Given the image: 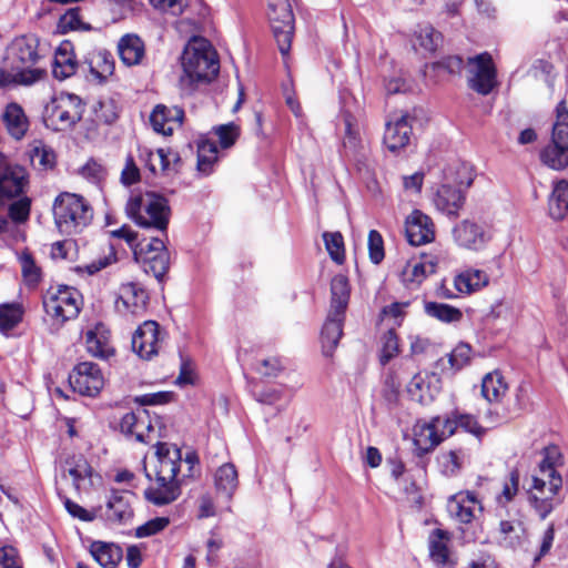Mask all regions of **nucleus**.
<instances>
[{
    "label": "nucleus",
    "instance_id": "obj_55",
    "mask_svg": "<svg viewBox=\"0 0 568 568\" xmlns=\"http://www.w3.org/2000/svg\"><path fill=\"white\" fill-rule=\"evenodd\" d=\"M381 363L387 364L399 352L398 338L393 329L387 331L382 338Z\"/></svg>",
    "mask_w": 568,
    "mask_h": 568
},
{
    "label": "nucleus",
    "instance_id": "obj_30",
    "mask_svg": "<svg viewBox=\"0 0 568 568\" xmlns=\"http://www.w3.org/2000/svg\"><path fill=\"white\" fill-rule=\"evenodd\" d=\"M77 70V61L72 55V45L69 42L62 43L55 51L52 63V74L58 80H65L73 75Z\"/></svg>",
    "mask_w": 568,
    "mask_h": 568
},
{
    "label": "nucleus",
    "instance_id": "obj_24",
    "mask_svg": "<svg viewBox=\"0 0 568 568\" xmlns=\"http://www.w3.org/2000/svg\"><path fill=\"white\" fill-rule=\"evenodd\" d=\"M450 534L443 529H434L428 539L429 557L438 568H454L456 560L448 548Z\"/></svg>",
    "mask_w": 568,
    "mask_h": 568
},
{
    "label": "nucleus",
    "instance_id": "obj_47",
    "mask_svg": "<svg viewBox=\"0 0 568 568\" xmlns=\"http://www.w3.org/2000/svg\"><path fill=\"white\" fill-rule=\"evenodd\" d=\"M325 247L331 258L337 264H342L345 260L344 240L339 232H325L323 234Z\"/></svg>",
    "mask_w": 568,
    "mask_h": 568
},
{
    "label": "nucleus",
    "instance_id": "obj_45",
    "mask_svg": "<svg viewBox=\"0 0 568 568\" xmlns=\"http://www.w3.org/2000/svg\"><path fill=\"white\" fill-rule=\"evenodd\" d=\"M151 429V425L146 423L144 416L134 414L133 412L123 415L120 422V429L123 434L132 436L136 442L144 443L145 438L143 429Z\"/></svg>",
    "mask_w": 568,
    "mask_h": 568
},
{
    "label": "nucleus",
    "instance_id": "obj_49",
    "mask_svg": "<svg viewBox=\"0 0 568 568\" xmlns=\"http://www.w3.org/2000/svg\"><path fill=\"white\" fill-rule=\"evenodd\" d=\"M21 272L27 285L36 286L41 280V270L37 266L29 253H22L19 257Z\"/></svg>",
    "mask_w": 568,
    "mask_h": 568
},
{
    "label": "nucleus",
    "instance_id": "obj_34",
    "mask_svg": "<svg viewBox=\"0 0 568 568\" xmlns=\"http://www.w3.org/2000/svg\"><path fill=\"white\" fill-rule=\"evenodd\" d=\"M104 517L111 523H123L132 517L129 500L121 491L112 490L106 501Z\"/></svg>",
    "mask_w": 568,
    "mask_h": 568
},
{
    "label": "nucleus",
    "instance_id": "obj_50",
    "mask_svg": "<svg viewBox=\"0 0 568 568\" xmlns=\"http://www.w3.org/2000/svg\"><path fill=\"white\" fill-rule=\"evenodd\" d=\"M213 132L217 138V142L222 149H229L240 136V126L234 122L221 124L213 128Z\"/></svg>",
    "mask_w": 568,
    "mask_h": 568
},
{
    "label": "nucleus",
    "instance_id": "obj_37",
    "mask_svg": "<svg viewBox=\"0 0 568 568\" xmlns=\"http://www.w3.org/2000/svg\"><path fill=\"white\" fill-rule=\"evenodd\" d=\"M344 138L343 148L349 154H356L362 146V125L358 119L352 113H343Z\"/></svg>",
    "mask_w": 568,
    "mask_h": 568
},
{
    "label": "nucleus",
    "instance_id": "obj_2",
    "mask_svg": "<svg viewBox=\"0 0 568 568\" xmlns=\"http://www.w3.org/2000/svg\"><path fill=\"white\" fill-rule=\"evenodd\" d=\"M125 212L140 227L166 239L171 209L163 195L152 191L134 192L126 202Z\"/></svg>",
    "mask_w": 568,
    "mask_h": 568
},
{
    "label": "nucleus",
    "instance_id": "obj_52",
    "mask_svg": "<svg viewBox=\"0 0 568 568\" xmlns=\"http://www.w3.org/2000/svg\"><path fill=\"white\" fill-rule=\"evenodd\" d=\"M440 471L445 476H455L462 468L463 457L460 450H450L443 453L438 457Z\"/></svg>",
    "mask_w": 568,
    "mask_h": 568
},
{
    "label": "nucleus",
    "instance_id": "obj_51",
    "mask_svg": "<svg viewBox=\"0 0 568 568\" xmlns=\"http://www.w3.org/2000/svg\"><path fill=\"white\" fill-rule=\"evenodd\" d=\"M17 200L9 205L8 215L12 222L20 224L28 221L31 210V200L27 195L16 197Z\"/></svg>",
    "mask_w": 568,
    "mask_h": 568
},
{
    "label": "nucleus",
    "instance_id": "obj_61",
    "mask_svg": "<svg viewBox=\"0 0 568 568\" xmlns=\"http://www.w3.org/2000/svg\"><path fill=\"white\" fill-rule=\"evenodd\" d=\"M284 368L278 357L263 358L257 363L256 371L265 377H276Z\"/></svg>",
    "mask_w": 568,
    "mask_h": 568
},
{
    "label": "nucleus",
    "instance_id": "obj_60",
    "mask_svg": "<svg viewBox=\"0 0 568 568\" xmlns=\"http://www.w3.org/2000/svg\"><path fill=\"white\" fill-rule=\"evenodd\" d=\"M470 347L467 344L457 345L449 354V364L454 369L463 368L470 359Z\"/></svg>",
    "mask_w": 568,
    "mask_h": 568
},
{
    "label": "nucleus",
    "instance_id": "obj_39",
    "mask_svg": "<svg viewBox=\"0 0 568 568\" xmlns=\"http://www.w3.org/2000/svg\"><path fill=\"white\" fill-rule=\"evenodd\" d=\"M90 552L103 568H115L123 556L119 546L103 541H93Z\"/></svg>",
    "mask_w": 568,
    "mask_h": 568
},
{
    "label": "nucleus",
    "instance_id": "obj_6",
    "mask_svg": "<svg viewBox=\"0 0 568 568\" xmlns=\"http://www.w3.org/2000/svg\"><path fill=\"white\" fill-rule=\"evenodd\" d=\"M45 314L57 324L62 325L78 317L82 306L81 293L71 286H51L43 295Z\"/></svg>",
    "mask_w": 568,
    "mask_h": 568
},
{
    "label": "nucleus",
    "instance_id": "obj_22",
    "mask_svg": "<svg viewBox=\"0 0 568 568\" xmlns=\"http://www.w3.org/2000/svg\"><path fill=\"white\" fill-rule=\"evenodd\" d=\"M184 111L180 106H166L158 104L151 115L150 123L153 130L163 135H171L176 128L182 125Z\"/></svg>",
    "mask_w": 568,
    "mask_h": 568
},
{
    "label": "nucleus",
    "instance_id": "obj_41",
    "mask_svg": "<svg viewBox=\"0 0 568 568\" xmlns=\"http://www.w3.org/2000/svg\"><path fill=\"white\" fill-rule=\"evenodd\" d=\"M549 215L554 220H561L568 213V182L565 180L554 183L548 200Z\"/></svg>",
    "mask_w": 568,
    "mask_h": 568
},
{
    "label": "nucleus",
    "instance_id": "obj_3",
    "mask_svg": "<svg viewBox=\"0 0 568 568\" xmlns=\"http://www.w3.org/2000/svg\"><path fill=\"white\" fill-rule=\"evenodd\" d=\"M39 59L38 40L31 36L19 37L7 48L4 69L11 71L14 84L32 85L45 75V70L37 67Z\"/></svg>",
    "mask_w": 568,
    "mask_h": 568
},
{
    "label": "nucleus",
    "instance_id": "obj_56",
    "mask_svg": "<svg viewBox=\"0 0 568 568\" xmlns=\"http://www.w3.org/2000/svg\"><path fill=\"white\" fill-rule=\"evenodd\" d=\"M59 29L62 32L87 30L89 27L82 22L79 8L69 9L59 20Z\"/></svg>",
    "mask_w": 568,
    "mask_h": 568
},
{
    "label": "nucleus",
    "instance_id": "obj_9",
    "mask_svg": "<svg viewBox=\"0 0 568 568\" xmlns=\"http://www.w3.org/2000/svg\"><path fill=\"white\" fill-rule=\"evenodd\" d=\"M164 236H152L142 240L134 247V258L142 265L146 274H152L160 283L163 282L170 266V254L164 244Z\"/></svg>",
    "mask_w": 568,
    "mask_h": 568
},
{
    "label": "nucleus",
    "instance_id": "obj_48",
    "mask_svg": "<svg viewBox=\"0 0 568 568\" xmlns=\"http://www.w3.org/2000/svg\"><path fill=\"white\" fill-rule=\"evenodd\" d=\"M22 318L20 306L14 304L0 305V331L7 333L16 327Z\"/></svg>",
    "mask_w": 568,
    "mask_h": 568
},
{
    "label": "nucleus",
    "instance_id": "obj_23",
    "mask_svg": "<svg viewBox=\"0 0 568 568\" xmlns=\"http://www.w3.org/2000/svg\"><path fill=\"white\" fill-rule=\"evenodd\" d=\"M465 193L449 183H443L434 195V205L443 214L457 217L465 204Z\"/></svg>",
    "mask_w": 568,
    "mask_h": 568
},
{
    "label": "nucleus",
    "instance_id": "obj_26",
    "mask_svg": "<svg viewBox=\"0 0 568 568\" xmlns=\"http://www.w3.org/2000/svg\"><path fill=\"white\" fill-rule=\"evenodd\" d=\"M1 121L7 133L16 141H21L29 131V119L23 108L17 102L8 103L4 106Z\"/></svg>",
    "mask_w": 568,
    "mask_h": 568
},
{
    "label": "nucleus",
    "instance_id": "obj_32",
    "mask_svg": "<svg viewBox=\"0 0 568 568\" xmlns=\"http://www.w3.org/2000/svg\"><path fill=\"white\" fill-rule=\"evenodd\" d=\"M239 485L236 467L232 463H224L214 473V486L219 494L231 499Z\"/></svg>",
    "mask_w": 568,
    "mask_h": 568
},
{
    "label": "nucleus",
    "instance_id": "obj_20",
    "mask_svg": "<svg viewBox=\"0 0 568 568\" xmlns=\"http://www.w3.org/2000/svg\"><path fill=\"white\" fill-rule=\"evenodd\" d=\"M405 234L409 244L418 246L435 237L432 219L419 210H414L405 221Z\"/></svg>",
    "mask_w": 568,
    "mask_h": 568
},
{
    "label": "nucleus",
    "instance_id": "obj_16",
    "mask_svg": "<svg viewBox=\"0 0 568 568\" xmlns=\"http://www.w3.org/2000/svg\"><path fill=\"white\" fill-rule=\"evenodd\" d=\"M165 331L155 321H145L133 334L132 348L143 359L155 356L164 341Z\"/></svg>",
    "mask_w": 568,
    "mask_h": 568
},
{
    "label": "nucleus",
    "instance_id": "obj_28",
    "mask_svg": "<svg viewBox=\"0 0 568 568\" xmlns=\"http://www.w3.org/2000/svg\"><path fill=\"white\" fill-rule=\"evenodd\" d=\"M344 318L345 314L328 312L321 333L323 354L327 357L333 355L343 335Z\"/></svg>",
    "mask_w": 568,
    "mask_h": 568
},
{
    "label": "nucleus",
    "instance_id": "obj_57",
    "mask_svg": "<svg viewBox=\"0 0 568 568\" xmlns=\"http://www.w3.org/2000/svg\"><path fill=\"white\" fill-rule=\"evenodd\" d=\"M97 118L106 124L113 123L119 116L118 106L112 99L101 100L95 108Z\"/></svg>",
    "mask_w": 568,
    "mask_h": 568
},
{
    "label": "nucleus",
    "instance_id": "obj_38",
    "mask_svg": "<svg viewBox=\"0 0 568 568\" xmlns=\"http://www.w3.org/2000/svg\"><path fill=\"white\" fill-rule=\"evenodd\" d=\"M219 160V150L214 141L203 140L197 145L196 170L201 176H209L214 172Z\"/></svg>",
    "mask_w": 568,
    "mask_h": 568
},
{
    "label": "nucleus",
    "instance_id": "obj_17",
    "mask_svg": "<svg viewBox=\"0 0 568 568\" xmlns=\"http://www.w3.org/2000/svg\"><path fill=\"white\" fill-rule=\"evenodd\" d=\"M148 301L149 295L140 284L124 283L119 288L115 310L123 316H138L145 311Z\"/></svg>",
    "mask_w": 568,
    "mask_h": 568
},
{
    "label": "nucleus",
    "instance_id": "obj_40",
    "mask_svg": "<svg viewBox=\"0 0 568 568\" xmlns=\"http://www.w3.org/2000/svg\"><path fill=\"white\" fill-rule=\"evenodd\" d=\"M331 308L329 311L338 314H345L349 300L348 278L343 274H337L331 282Z\"/></svg>",
    "mask_w": 568,
    "mask_h": 568
},
{
    "label": "nucleus",
    "instance_id": "obj_59",
    "mask_svg": "<svg viewBox=\"0 0 568 568\" xmlns=\"http://www.w3.org/2000/svg\"><path fill=\"white\" fill-rule=\"evenodd\" d=\"M169 525V519L165 517L153 518L136 528V536L139 538L150 537L162 531Z\"/></svg>",
    "mask_w": 568,
    "mask_h": 568
},
{
    "label": "nucleus",
    "instance_id": "obj_46",
    "mask_svg": "<svg viewBox=\"0 0 568 568\" xmlns=\"http://www.w3.org/2000/svg\"><path fill=\"white\" fill-rule=\"evenodd\" d=\"M507 385L498 373H488L481 381V395L489 402H499L506 394Z\"/></svg>",
    "mask_w": 568,
    "mask_h": 568
},
{
    "label": "nucleus",
    "instance_id": "obj_29",
    "mask_svg": "<svg viewBox=\"0 0 568 568\" xmlns=\"http://www.w3.org/2000/svg\"><path fill=\"white\" fill-rule=\"evenodd\" d=\"M561 455L557 446L546 447L544 458L540 462V474L549 478V491L551 496H556L561 488L562 479L556 470V466L560 464Z\"/></svg>",
    "mask_w": 568,
    "mask_h": 568
},
{
    "label": "nucleus",
    "instance_id": "obj_15",
    "mask_svg": "<svg viewBox=\"0 0 568 568\" xmlns=\"http://www.w3.org/2000/svg\"><path fill=\"white\" fill-rule=\"evenodd\" d=\"M72 389L80 395L95 396L104 385V377L95 363H79L69 376Z\"/></svg>",
    "mask_w": 568,
    "mask_h": 568
},
{
    "label": "nucleus",
    "instance_id": "obj_64",
    "mask_svg": "<svg viewBox=\"0 0 568 568\" xmlns=\"http://www.w3.org/2000/svg\"><path fill=\"white\" fill-rule=\"evenodd\" d=\"M32 160L38 161L43 169H49L55 163V154L52 149L41 145L33 149Z\"/></svg>",
    "mask_w": 568,
    "mask_h": 568
},
{
    "label": "nucleus",
    "instance_id": "obj_10",
    "mask_svg": "<svg viewBox=\"0 0 568 568\" xmlns=\"http://www.w3.org/2000/svg\"><path fill=\"white\" fill-rule=\"evenodd\" d=\"M456 430V422L449 417L436 416L429 422H417L414 426V445L417 455L433 450Z\"/></svg>",
    "mask_w": 568,
    "mask_h": 568
},
{
    "label": "nucleus",
    "instance_id": "obj_13",
    "mask_svg": "<svg viewBox=\"0 0 568 568\" xmlns=\"http://www.w3.org/2000/svg\"><path fill=\"white\" fill-rule=\"evenodd\" d=\"M453 236L460 247L479 251L491 240V232L486 223L465 219L453 229Z\"/></svg>",
    "mask_w": 568,
    "mask_h": 568
},
{
    "label": "nucleus",
    "instance_id": "obj_18",
    "mask_svg": "<svg viewBox=\"0 0 568 568\" xmlns=\"http://www.w3.org/2000/svg\"><path fill=\"white\" fill-rule=\"evenodd\" d=\"M446 508L449 517L459 524H470L476 517V511H483L477 495L470 490L452 495L447 499Z\"/></svg>",
    "mask_w": 568,
    "mask_h": 568
},
{
    "label": "nucleus",
    "instance_id": "obj_54",
    "mask_svg": "<svg viewBox=\"0 0 568 568\" xmlns=\"http://www.w3.org/2000/svg\"><path fill=\"white\" fill-rule=\"evenodd\" d=\"M416 38L420 47L427 51H435L438 47L442 36L432 26L426 24L419 27L416 31Z\"/></svg>",
    "mask_w": 568,
    "mask_h": 568
},
{
    "label": "nucleus",
    "instance_id": "obj_62",
    "mask_svg": "<svg viewBox=\"0 0 568 568\" xmlns=\"http://www.w3.org/2000/svg\"><path fill=\"white\" fill-rule=\"evenodd\" d=\"M554 497L550 493L545 496L531 494L530 500L541 519H545L554 509Z\"/></svg>",
    "mask_w": 568,
    "mask_h": 568
},
{
    "label": "nucleus",
    "instance_id": "obj_14",
    "mask_svg": "<svg viewBox=\"0 0 568 568\" xmlns=\"http://www.w3.org/2000/svg\"><path fill=\"white\" fill-rule=\"evenodd\" d=\"M29 186V173L22 165L0 163V203L26 194Z\"/></svg>",
    "mask_w": 568,
    "mask_h": 568
},
{
    "label": "nucleus",
    "instance_id": "obj_19",
    "mask_svg": "<svg viewBox=\"0 0 568 568\" xmlns=\"http://www.w3.org/2000/svg\"><path fill=\"white\" fill-rule=\"evenodd\" d=\"M412 118L404 113L389 118L385 124L384 144L390 152H397L409 144L412 135Z\"/></svg>",
    "mask_w": 568,
    "mask_h": 568
},
{
    "label": "nucleus",
    "instance_id": "obj_58",
    "mask_svg": "<svg viewBox=\"0 0 568 568\" xmlns=\"http://www.w3.org/2000/svg\"><path fill=\"white\" fill-rule=\"evenodd\" d=\"M368 253L374 264L381 263L385 256L383 237L376 230L368 233Z\"/></svg>",
    "mask_w": 568,
    "mask_h": 568
},
{
    "label": "nucleus",
    "instance_id": "obj_53",
    "mask_svg": "<svg viewBox=\"0 0 568 568\" xmlns=\"http://www.w3.org/2000/svg\"><path fill=\"white\" fill-rule=\"evenodd\" d=\"M519 487V473L517 469H513L509 473V477L503 485L501 493L497 495L496 501L498 506L505 507L510 503L518 493Z\"/></svg>",
    "mask_w": 568,
    "mask_h": 568
},
{
    "label": "nucleus",
    "instance_id": "obj_33",
    "mask_svg": "<svg viewBox=\"0 0 568 568\" xmlns=\"http://www.w3.org/2000/svg\"><path fill=\"white\" fill-rule=\"evenodd\" d=\"M488 284V275L480 270L468 268L454 277V287L459 294H471Z\"/></svg>",
    "mask_w": 568,
    "mask_h": 568
},
{
    "label": "nucleus",
    "instance_id": "obj_27",
    "mask_svg": "<svg viewBox=\"0 0 568 568\" xmlns=\"http://www.w3.org/2000/svg\"><path fill=\"white\" fill-rule=\"evenodd\" d=\"M87 351L94 357L108 359L114 349L110 343V331L101 323L85 333Z\"/></svg>",
    "mask_w": 568,
    "mask_h": 568
},
{
    "label": "nucleus",
    "instance_id": "obj_25",
    "mask_svg": "<svg viewBox=\"0 0 568 568\" xmlns=\"http://www.w3.org/2000/svg\"><path fill=\"white\" fill-rule=\"evenodd\" d=\"M439 378L436 374H415L407 385L413 400L423 405L430 403L439 392Z\"/></svg>",
    "mask_w": 568,
    "mask_h": 568
},
{
    "label": "nucleus",
    "instance_id": "obj_21",
    "mask_svg": "<svg viewBox=\"0 0 568 568\" xmlns=\"http://www.w3.org/2000/svg\"><path fill=\"white\" fill-rule=\"evenodd\" d=\"M437 264V258L432 255L408 261L400 272L402 282L409 288L417 287L428 275L436 272Z\"/></svg>",
    "mask_w": 568,
    "mask_h": 568
},
{
    "label": "nucleus",
    "instance_id": "obj_5",
    "mask_svg": "<svg viewBox=\"0 0 568 568\" xmlns=\"http://www.w3.org/2000/svg\"><path fill=\"white\" fill-rule=\"evenodd\" d=\"M53 216L59 232L71 236L91 224L93 209L83 196L64 192L54 200Z\"/></svg>",
    "mask_w": 568,
    "mask_h": 568
},
{
    "label": "nucleus",
    "instance_id": "obj_43",
    "mask_svg": "<svg viewBox=\"0 0 568 568\" xmlns=\"http://www.w3.org/2000/svg\"><path fill=\"white\" fill-rule=\"evenodd\" d=\"M141 159L144 161L145 166L153 173L156 174L159 171L170 170L171 159L174 162L180 160L179 155L173 152H165L164 149L156 150H143L141 151Z\"/></svg>",
    "mask_w": 568,
    "mask_h": 568
},
{
    "label": "nucleus",
    "instance_id": "obj_12",
    "mask_svg": "<svg viewBox=\"0 0 568 568\" xmlns=\"http://www.w3.org/2000/svg\"><path fill=\"white\" fill-rule=\"evenodd\" d=\"M468 85L475 92L487 95L497 85V71L489 53L468 58Z\"/></svg>",
    "mask_w": 568,
    "mask_h": 568
},
{
    "label": "nucleus",
    "instance_id": "obj_63",
    "mask_svg": "<svg viewBox=\"0 0 568 568\" xmlns=\"http://www.w3.org/2000/svg\"><path fill=\"white\" fill-rule=\"evenodd\" d=\"M80 174L91 183H99L104 178V169L95 160H89L80 170Z\"/></svg>",
    "mask_w": 568,
    "mask_h": 568
},
{
    "label": "nucleus",
    "instance_id": "obj_31",
    "mask_svg": "<svg viewBox=\"0 0 568 568\" xmlns=\"http://www.w3.org/2000/svg\"><path fill=\"white\" fill-rule=\"evenodd\" d=\"M498 542L503 547L515 549L526 539V530L519 520H501L498 528Z\"/></svg>",
    "mask_w": 568,
    "mask_h": 568
},
{
    "label": "nucleus",
    "instance_id": "obj_7",
    "mask_svg": "<svg viewBox=\"0 0 568 568\" xmlns=\"http://www.w3.org/2000/svg\"><path fill=\"white\" fill-rule=\"evenodd\" d=\"M544 164L561 170L568 165V109L562 100L556 108V120L552 124L549 144L541 151Z\"/></svg>",
    "mask_w": 568,
    "mask_h": 568
},
{
    "label": "nucleus",
    "instance_id": "obj_44",
    "mask_svg": "<svg viewBox=\"0 0 568 568\" xmlns=\"http://www.w3.org/2000/svg\"><path fill=\"white\" fill-rule=\"evenodd\" d=\"M424 312L429 317L446 324L457 323L463 318V313L459 308L438 302L426 301L424 303Z\"/></svg>",
    "mask_w": 568,
    "mask_h": 568
},
{
    "label": "nucleus",
    "instance_id": "obj_42",
    "mask_svg": "<svg viewBox=\"0 0 568 568\" xmlns=\"http://www.w3.org/2000/svg\"><path fill=\"white\" fill-rule=\"evenodd\" d=\"M121 60L126 65H135L144 55V44L138 36H124L118 45Z\"/></svg>",
    "mask_w": 568,
    "mask_h": 568
},
{
    "label": "nucleus",
    "instance_id": "obj_8",
    "mask_svg": "<svg viewBox=\"0 0 568 568\" xmlns=\"http://www.w3.org/2000/svg\"><path fill=\"white\" fill-rule=\"evenodd\" d=\"M84 105L81 99L72 93H61L47 106L44 123L54 131H67L81 121Z\"/></svg>",
    "mask_w": 568,
    "mask_h": 568
},
{
    "label": "nucleus",
    "instance_id": "obj_4",
    "mask_svg": "<svg viewBox=\"0 0 568 568\" xmlns=\"http://www.w3.org/2000/svg\"><path fill=\"white\" fill-rule=\"evenodd\" d=\"M182 68V83L211 82L220 71L217 53L206 39L193 38L183 51Z\"/></svg>",
    "mask_w": 568,
    "mask_h": 568
},
{
    "label": "nucleus",
    "instance_id": "obj_36",
    "mask_svg": "<svg viewBox=\"0 0 568 568\" xmlns=\"http://www.w3.org/2000/svg\"><path fill=\"white\" fill-rule=\"evenodd\" d=\"M67 474L72 478L75 490L79 491L87 481H90L92 467L83 456H72L65 460L63 476Z\"/></svg>",
    "mask_w": 568,
    "mask_h": 568
},
{
    "label": "nucleus",
    "instance_id": "obj_35",
    "mask_svg": "<svg viewBox=\"0 0 568 568\" xmlns=\"http://www.w3.org/2000/svg\"><path fill=\"white\" fill-rule=\"evenodd\" d=\"M84 63L88 65L90 73L100 82L104 81L114 71L113 57L105 50L90 53Z\"/></svg>",
    "mask_w": 568,
    "mask_h": 568
},
{
    "label": "nucleus",
    "instance_id": "obj_11",
    "mask_svg": "<svg viewBox=\"0 0 568 568\" xmlns=\"http://www.w3.org/2000/svg\"><path fill=\"white\" fill-rule=\"evenodd\" d=\"M268 9V19L278 50L282 55H286L294 34V14L291 4L287 0H281L277 3L270 2Z\"/></svg>",
    "mask_w": 568,
    "mask_h": 568
},
{
    "label": "nucleus",
    "instance_id": "obj_1",
    "mask_svg": "<svg viewBox=\"0 0 568 568\" xmlns=\"http://www.w3.org/2000/svg\"><path fill=\"white\" fill-rule=\"evenodd\" d=\"M155 447L156 464L153 471L145 467L150 485L144 490V497L155 506H164L175 501L181 495V479L178 474L182 454L180 448L168 443L159 442Z\"/></svg>",
    "mask_w": 568,
    "mask_h": 568
}]
</instances>
